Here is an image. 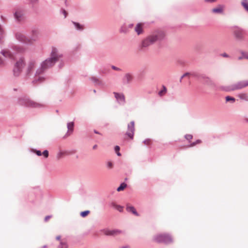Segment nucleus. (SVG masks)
<instances>
[{
	"instance_id": "obj_34",
	"label": "nucleus",
	"mask_w": 248,
	"mask_h": 248,
	"mask_svg": "<svg viewBox=\"0 0 248 248\" xmlns=\"http://www.w3.org/2000/svg\"><path fill=\"white\" fill-rule=\"evenodd\" d=\"M190 73V75L193 76V77L197 78L199 80L200 77L201 73H199L198 72H192V73Z\"/></svg>"
},
{
	"instance_id": "obj_37",
	"label": "nucleus",
	"mask_w": 248,
	"mask_h": 248,
	"mask_svg": "<svg viewBox=\"0 0 248 248\" xmlns=\"http://www.w3.org/2000/svg\"><path fill=\"white\" fill-rule=\"evenodd\" d=\"M201 142H202V141L200 140H196V141L191 143L189 144V145L188 146V147H193V146H195L196 144L201 143Z\"/></svg>"
},
{
	"instance_id": "obj_33",
	"label": "nucleus",
	"mask_w": 248,
	"mask_h": 248,
	"mask_svg": "<svg viewBox=\"0 0 248 248\" xmlns=\"http://www.w3.org/2000/svg\"><path fill=\"white\" fill-rule=\"evenodd\" d=\"M225 100L226 102L231 101V102L232 103H234L235 101V99L234 97L230 96H227L225 97Z\"/></svg>"
},
{
	"instance_id": "obj_54",
	"label": "nucleus",
	"mask_w": 248,
	"mask_h": 248,
	"mask_svg": "<svg viewBox=\"0 0 248 248\" xmlns=\"http://www.w3.org/2000/svg\"><path fill=\"white\" fill-rule=\"evenodd\" d=\"M93 132L94 133H95L96 134L102 135L99 132H98V131H97L95 129L93 130Z\"/></svg>"
},
{
	"instance_id": "obj_55",
	"label": "nucleus",
	"mask_w": 248,
	"mask_h": 248,
	"mask_svg": "<svg viewBox=\"0 0 248 248\" xmlns=\"http://www.w3.org/2000/svg\"><path fill=\"white\" fill-rule=\"evenodd\" d=\"M205 2H213L215 1V0H204Z\"/></svg>"
},
{
	"instance_id": "obj_2",
	"label": "nucleus",
	"mask_w": 248,
	"mask_h": 248,
	"mask_svg": "<svg viewBox=\"0 0 248 248\" xmlns=\"http://www.w3.org/2000/svg\"><path fill=\"white\" fill-rule=\"evenodd\" d=\"M165 36V33L163 31H156L142 40L141 47H147L156 41L163 40Z\"/></svg>"
},
{
	"instance_id": "obj_43",
	"label": "nucleus",
	"mask_w": 248,
	"mask_h": 248,
	"mask_svg": "<svg viewBox=\"0 0 248 248\" xmlns=\"http://www.w3.org/2000/svg\"><path fill=\"white\" fill-rule=\"evenodd\" d=\"M42 155H43L45 158H47L49 155L48 151L47 150H45L42 153Z\"/></svg>"
},
{
	"instance_id": "obj_18",
	"label": "nucleus",
	"mask_w": 248,
	"mask_h": 248,
	"mask_svg": "<svg viewBox=\"0 0 248 248\" xmlns=\"http://www.w3.org/2000/svg\"><path fill=\"white\" fill-rule=\"evenodd\" d=\"M135 31L137 32L138 35H140L143 32L142 24V23H138L137 24Z\"/></svg>"
},
{
	"instance_id": "obj_45",
	"label": "nucleus",
	"mask_w": 248,
	"mask_h": 248,
	"mask_svg": "<svg viewBox=\"0 0 248 248\" xmlns=\"http://www.w3.org/2000/svg\"><path fill=\"white\" fill-rule=\"evenodd\" d=\"M115 209L119 211L120 212H122L123 211V207L118 204Z\"/></svg>"
},
{
	"instance_id": "obj_17",
	"label": "nucleus",
	"mask_w": 248,
	"mask_h": 248,
	"mask_svg": "<svg viewBox=\"0 0 248 248\" xmlns=\"http://www.w3.org/2000/svg\"><path fill=\"white\" fill-rule=\"evenodd\" d=\"M90 80L92 81L94 84V85L96 86H103V82L99 80L97 78L95 77H92L90 78Z\"/></svg>"
},
{
	"instance_id": "obj_16",
	"label": "nucleus",
	"mask_w": 248,
	"mask_h": 248,
	"mask_svg": "<svg viewBox=\"0 0 248 248\" xmlns=\"http://www.w3.org/2000/svg\"><path fill=\"white\" fill-rule=\"evenodd\" d=\"M126 210L127 212L131 213L137 217L140 216V214L136 211L135 208L133 206L130 205L129 204L126 205Z\"/></svg>"
},
{
	"instance_id": "obj_35",
	"label": "nucleus",
	"mask_w": 248,
	"mask_h": 248,
	"mask_svg": "<svg viewBox=\"0 0 248 248\" xmlns=\"http://www.w3.org/2000/svg\"><path fill=\"white\" fill-rule=\"evenodd\" d=\"M128 31V29L126 27L123 26L120 29V32L121 33H126Z\"/></svg>"
},
{
	"instance_id": "obj_25",
	"label": "nucleus",
	"mask_w": 248,
	"mask_h": 248,
	"mask_svg": "<svg viewBox=\"0 0 248 248\" xmlns=\"http://www.w3.org/2000/svg\"><path fill=\"white\" fill-rule=\"evenodd\" d=\"M167 91V88L165 86L163 85L162 90L158 92V95L160 96H163L166 93Z\"/></svg>"
},
{
	"instance_id": "obj_59",
	"label": "nucleus",
	"mask_w": 248,
	"mask_h": 248,
	"mask_svg": "<svg viewBox=\"0 0 248 248\" xmlns=\"http://www.w3.org/2000/svg\"><path fill=\"white\" fill-rule=\"evenodd\" d=\"M97 145L96 144H95V145L93 146V149H95L97 148Z\"/></svg>"
},
{
	"instance_id": "obj_20",
	"label": "nucleus",
	"mask_w": 248,
	"mask_h": 248,
	"mask_svg": "<svg viewBox=\"0 0 248 248\" xmlns=\"http://www.w3.org/2000/svg\"><path fill=\"white\" fill-rule=\"evenodd\" d=\"M5 35V31L2 25L0 24V44L2 42V39Z\"/></svg>"
},
{
	"instance_id": "obj_50",
	"label": "nucleus",
	"mask_w": 248,
	"mask_h": 248,
	"mask_svg": "<svg viewBox=\"0 0 248 248\" xmlns=\"http://www.w3.org/2000/svg\"><path fill=\"white\" fill-rule=\"evenodd\" d=\"M117 204H116L115 202H112L111 203H110V206L114 208H116V206H117Z\"/></svg>"
},
{
	"instance_id": "obj_12",
	"label": "nucleus",
	"mask_w": 248,
	"mask_h": 248,
	"mask_svg": "<svg viewBox=\"0 0 248 248\" xmlns=\"http://www.w3.org/2000/svg\"><path fill=\"white\" fill-rule=\"evenodd\" d=\"M101 231H102L104 232L105 235L107 236H116L123 232L122 231L118 229H103Z\"/></svg>"
},
{
	"instance_id": "obj_29",
	"label": "nucleus",
	"mask_w": 248,
	"mask_h": 248,
	"mask_svg": "<svg viewBox=\"0 0 248 248\" xmlns=\"http://www.w3.org/2000/svg\"><path fill=\"white\" fill-rule=\"evenodd\" d=\"M127 186V185L125 183H122L120 186L117 188L118 191H121L123 190Z\"/></svg>"
},
{
	"instance_id": "obj_52",
	"label": "nucleus",
	"mask_w": 248,
	"mask_h": 248,
	"mask_svg": "<svg viewBox=\"0 0 248 248\" xmlns=\"http://www.w3.org/2000/svg\"><path fill=\"white\" fill-rule=\"evenodd\" d=\"M4 62L3 61V60L0 58V65H4Z\"/></svg>"
},
{
	"instance_id": "obj_3",
	"label": "nucleus",
	"mask_w": 248,
	"mask_h": 248,
	"mask_svg": "<svg viewBox=\"0 0 248 248\" xmlns=\"http://www.w3.org/2000/svg\"><path fill=\"white\" fill-rule=\"evenodd\" d=\"M24 51V49L22 47L11 43L8 48L1 50L0 53L5 58L13 59L15 57V54L23 52Z\"/></svg>"
},
{
	"instance_id": "obj_56",
	"label": "nucleus",
	"mask_w": 248,
	"mask_h": 248,
	"mask_svg": "<svg viewBox=\"0 0 248 248\" xmlns=\"http://www.w3.org/2000/svg\"><path fill=\"white\" fill-rule=\"evenodd\" d=\"M61 236L60 235H58L56 236V239L57 240H60L61 239Z\"/></svg>"
},
{
	"instance_id": "obj_21",
	"label": "nucleus",
	"mask_w": 248,
	"mask_h": 248,
	"mask_svg": "<svg viewBox=\"0 0 248 248\" xmlns=\"http://www.w3.org/2000/svg\"><path fill=\"white\" fill-rule=\"evenodd\" d=\"M32 35L31 40L35 41L37 40L39 31L37 29H34L31 31Z\"/></svg>"
},
{
	"instance_id": "obj_38",
	"label": "nucleus",
	"mask_w": 248,
	"mask_h": 248,
	"mask_svg": "<svg viewBox=\"0 0 248 248\" xmlns=\"http://www.w3.org/2000/svg\"><path fill=\"white\" fill-rule=\"evenodd\" d=\"M31 152L33 153L36 154V155H38V156H41L42 155V153H41V152L40 150H37L35 149H31Z\"/></svg>"
},
{
	"instance_id": "obj_57",
	"label": "nucleus",
	"mask_w": 248,
	"mask_h": 248,
	"mask_svg": "<svg viewBox=\"0 0 248 248\" xmlns=\"http://www.w3.org/2000/svg\"><path fill=\"white\" fill-rule=\"evenodd\" d=\"M63 66V63L62 62L60 63V64L59 65V67L60 68H62Z\"/></svg>"
},
{
	"instance_id": "obj_39",
	"label": "nucleus",
	"mask_w": 248,
	"mask_h": 248,
	"mask_svg": "<svg viewBox=\"0 0 248 248\" xmlns=\"http://www.w3.org/2000/svg\"><path fill=\"white\" fill-rule=\"evenodd\" d=\"M120 150V148L119 146L116 145L115 146L114 150H115L117 155L119 156L121 155V154L119 152Z\"/></svg>"
},
{
	"instance_id": "obj_42",
	"label": "nucleus",
	"mask_w": 248,
	"mask_h": 248,
	"mask_svg": "<svg viewBox=\"0 0 248 248\" xmlns=\"http://www.w3.org/2000/svg\"><path fill=\"white\" fill-rule=\"evenodd\" d=\"M190 73H189V72H186V73H185L184 74H183V75L181 76V77L180 78V81H180V82H182V79H183V78H185V77H186V76H187L190 75Z\"/></svg>"
},
{
	"instance_id": "obj_36",
	"label": "nucleus",
	"mask_w": 248,
	"mask_h": 248,
	"mask_svg": "<svg viewBox=\"0 0 248 248\" xmlns=\"http://www.w3.org/2000/svg\"><path fill=\"white\" fill-rule=\"evenodd\" d=\"M60 14H62L64 16V18H65L67 16V11L63 8H61L60 10Z\"/></svg>"
},
{
	"instance_id": "obj_24",
	"label": "nucleus",
	"mask_w": 248,
	"mask_h": 248,
	"mask_svg": "<svg viewBox=\"0 0 248 248\" xmlns=\"http://www.w3.org/2000/svg\"><path fill=\"white\" fill-rule=\"evenodd\" d=\"M74 123L73 122H69L67 124V127L68 131H71L72 132L74 130ZM68 132H67V133Z\"/></svg>"
},
{
	"instance_id": "obj_30",
	"label": "nucleus",
	"mask_w": 248,
	"mask_h": 248,
	"mask_svg": "<svg viewBox=\"0 0 248 248\" xmlns=\"http://www.w3.org/2000/svg\"><path fill=\"white\" fill-rule=\"evenodd\" d=\"M67 152L66 151H64V152H62V151H60L57 154V155H56V157L57 158V159H61L62 156L64 155L65 154H66Z\"/></svg>"
},
{
	"instance_id": "obj_44",
	"label": "nucleus",
	"mask_w": 248,
	"mask_h": 248,
	"mask_svg": "<svg viewBox=\"0 0 248 248\" xmlns=\"http://www.w3.org/2000/svg\"><path fill=\"white\" fill-rule=\"evenodd\" d=\"M207 76H206V75L203 74H201L200 77V80H202V81L205 79V78H207Z\"/></svg>"
},
{
	"instance_id": "obj_60",
	"label": "nucleus",
	"mask_w": 248,
	"mask_h": 248,
	"mask_svg": "<svg viewBox=\"0 0 248 248\" xmlns=\"http://www.w3.org/2000/svg\"><path fill=\"white\" fill-rule=\"evenodd\" d=\"M245 121L246 122L248 123V118H246Z\"/></svg>"
},
{
	"instance_id": "obj_19",
	"label": "nucleus",
	"mask_w": 248,
	"mask_h": 248,
	"mask_svg": "<svg viewBox=\"0 0 248 248\" xmlns=\"http://www.w3.org/2000/svg\"><path fill=\"white\" fill-rule=\"evenodd\" d=\"M72 23L74 25L75 28L77 31H82L84 30V26L80 24L79 23L75 21H72Z\"/></svg>"
},
{
	"instance_id": "obj_49",
	"label": "nucleus",
	"mask_w": 248,
	"mask_h": 248,
	"mask_svg": "<svg viewBox=\"0 0 248 248\" xmlns=\"http://www.w3.org/2000/svg\"><path fill=\"white\" fill-rule=\"evenodd\" d=\"M51 217H52V216H51V215L47 216H46V217H45V219H44V221H45V222H46V221H48V220L49 219H50V218H51Z\"/></svg>"
},
{
	"instance_id": "obj_13",
	"label": "nucleus",
	"mask_w": 248,
	"mask_h": 248,
	"mask_svg": "<svg viewBox=\"0 0 248 248\" xmlns=\"http://www.w3.org/2000/svg\"><path fill=\"white\" fill-rule=\"evenodd\" d=\"M135 131L134 121H131L127 125V131L126 135L131 139H133Z\"/></svg>"
},
{
	"instance_id": "obj_9",
	"label": "nucleus",
	"mask_w": 248,
	"mask_h": 248,
	"mask_svg": "<svg viewBox=\"0 0 248 248\" xmlns=\"http://www.w3.org/2000/svg\"><path fill=\"white\" fill-rule=\"evenodd\" d=\"M36 66V61L35 60L31 59L29 61L25 71V76L26 78H28L31 76L32 75Z\"/></svg>"
},
{
	"instance_id": "obj_46",
	"label": "nucleus",
	"mask_w": 248,
	"mask_h": 248,
	"mask_svg": "<svg viewBox=\"0 0 248 248\" xmlns=\"http://www.w3.org/2000/svg\"><path fill=\"white\" fill-rule=\"evenodd\" d=\"M27 0L32 5L36 4L37 3H38V2L39 1V0Z\"/></svg>"
},
{
	"instance_id": "obj_4",
	"label": "nucleus",
	"mask_w": 248,
	"mask_h": 248,
	"mask_svg": "<svg viewBox=\"0 0 248 248\" xmlns=\"http://www.w3.org/2000/svg\"><path fill=\"white\" fill-rule=\"evenodd\" d=\"M18 103L26 107L32 108H40L44 107L42 104L39 103L30 99L26 96H22L19 97L17 100Z\"/></svg>"
},
{
	"instance_id": "obj_8",
	"label": "nucleus",
	"mask_w": 248,
	"mask_h": 248,
	"mask_svg": "<svg viewBox=\"0 0 248 248\" xmlns=\"http://www.w3.org/2000/svg\"><path fill=\"white\" fill-rule=\"evenodd\" d=\"M231 30L236 40H244L245 31L243 29L237 26H233L231 28Z\"/></svg>"
},
{
	"instance_id": "obj_32",
	"label": "nucleus",
	"mask_w": 248,
	"mask_h": 248,
	"mask_svg": "<svg viewBox=\"0 0 248 248\" xmlns=\"http://www.w3.org/2000/svg\"><path fill=\"white\" fill-rule=\"evenodd\" d=\"M90 212V211L89 210H85L84 211H82L80 212V215L82 217H85L89 214Z\"/></svg>"
},
{
	"instance_id": "obj_51",
	"label": "nucleus",
	"mask_w": 248,
	"mask_h": 248,
	"mask_svg": "<svg viewBox=\"0 0 248 248\" xmlns=\"http://www.w3.org/2000/svg\"><path fill=\"white\" fill-rule=\"evenodd\" d=\"M221 56H222L223 57H225V58H228L229 57V56L226 53L221 54Z\"/></svg>"
},
{
	"instance_id": "obj_28",
	"label": "nucleus",
	"mask_w": 248,
	"mask_h": 248,
	"mask_svg": "<svg viewBox=\"0 0 248 248\" xmlns=\"http://www.w3.org/2000/svg\"><path fill=\"white\" fill-rule=\"evenodd\" d=\"M204 84H206L208 85H211L213 84V82L212 80L208 77L207 78L203 81Z\"/></svg>"
},
{
	"instance_id": "obj_48",
	"label": "nucleus",
	"mask_w": 248,
	"mask_h": 248,
	"mask_svg": "<svg viewBox=\"0 0 248 248\" xmlns=\"http://www.w3.org/2000/svg\"><path fill=\"white\" fill-rule=\"evenodd\" d=\"M143 142L146 145H149L150 143V140L149 139H145Z\"/></svg>"
},
{
	"instance_id": "obj_23",
	"label": "nucleus",
	"mask_w": 248,
	"mask_h": 248,
	"mask_svg": "<svg viewBox=\"0 0 248 248\" xmlns=\"http://www.w3.org/2000/svg\"><path fill=\"white\" fill-rule=\"evenodd\" d=\"M242 56L238 57V60H241L243 59H246L248 60V52H245L244 51H241L240 52Z\"/></svg>"
},
{
	"instance_id": "obj_6",
	"label": "nucleus",
	"mask_w": 248,
	"mask_h": 248,
	"mask_svg": "<svg viewBox=\"0 0 248 248\" xmlns=\"http://www.w3.org/2000/svg\"><path fill=\"white\" fill-rule=\"evenodd\" d=\"M25 66V59L23 57H21L15 63L13 68V75L15 77H19Z\"/></svg>"
},
{
	"instance_id": "obj_41",
	"label": "nucleus",
	"mask_w": 248,
	"mask_h": 248,
	"mask_svg": "<svg viewBox=\"0 0 248 248\" xmlns=\"http://www.w3.org/2000/svg\"><path fill=\"white\" fill-rule=\"evenodd\" d=\"M107 167L108 169H111L113 167V164L111 161H108L107 163Z\"/></svg>"
},
{
	"instance_id": "obj_14",
	"label": "nucleus",
	"mask_w": 248,
	"mask_h": 248,
	"mask_svg": "<svg viewBox=\"0 0 248 248\" xmlns=\"http://www.w3.org/2000/svg\"><path fill=\"white\" fill-rule=\"evenodd\" d=\"M24 13L22 10L17 9L14 13V16L17 22H20L23 19Z\"/></svg>"
},
{
	"instance_id": "obj_27",
	"label": "nucleus",
	"mask_w": 248,
	"mask_h": 248,
	"mask_svg": "<svg viewBox=\"0 0 248 248\" xmlns=\"http://www.w3.org/2000/svg\"><path fill=\"white\" fill-rule=\"evenodd\" d=\"M241 4L245 8V9L248 12V0H242Z\"/></svg>"
},
{
	"instance_id": "obj_22",
	"label": "nucleus",
	"mask_w": 248,
	"mask_h": 248,
	"mask_svg": "<svg viewBox=\"0 0 248 248\" xmlns=\"http://www.w3.org/2000/svg\"><path fill=\"white\" fill-rule=\"evenodd\" d=\"M238 97L241 100L248 101V94L247 93H241L238 94Z\"/></svg>"
},
{
	"instance_id": "obj_1",
	"label": "nucleus",
	"mask_w": 248,
	"mask_h": 248,
	"mask_svg": "<svg viewBox=\"0 0 248 248\" xmlns=\"http://www.w3.org/2000/svg\"><path fill=\"white\" fill-rule=\"evenodd\" d=\"M62 57V54L60 53L58 49L55 47H52L50 57L43 61L39 67L37 69L34 75V79L32 81L33 83L37 82H43L45 78L44 74L59 60L60 58Z\"/></svg>"
},
{
	"instance_id": "obj_15",
	"label": "nucleus",
	"mask_w": 248,
	"mask_h": 248,
	"mask_svg": "<svg viewBox=\"0 0 248 248\" xmlns=\"http://www.w3.org/2000/svg\"><path fill=\"white\" fill-rule=\"evenodd\" d=\"M133 79V76L131 73H126L123 78V83L124 84H128L130 83Z\"/></svg>"
},
{
	"instance_id": "obj_26",
	"label": "nucleus",
	"mask_w": 248,
	"mask_h": 248,
	"mask_svg": "<svg viewBox=\"0 0 248 248\" xmlns=\"http://www.w3.org/2000/svg\"><path fill=\"white\" fill-rule=\"evenodd\" d=\"M57 248H68V245L66 242L61 241Z\"/></svg>"
},
{
	"instance_id": "obj_62",
	"label": "nucleus",
	"mask_w": 248,
	"mask_h": 248,
	"mask_svg": "<svg viewBox=\"0 0 248 248\" xmlns=\"http://www.w3.org/2000/svg\"><path fill=\"white\" fill-rule=\"evenodd\" d=\"M46 245H44V246H43V248H46Z\"/></svg>"
},
{
	"instance_id": "obj_53",
	"label": "nucleus",
	"mask_w": 248,
	"mask_h": 248,
	"mask_svg": "<svg viewBox=\"0 0 248 248\" xmlns=\"http://www.w3.org/2000/svg\"><path fill=\"white\" fill-rule=\"evenodd\" d=\"M0 18H1V20H2L3 22H5V20H6V18H5L4 16H2V15H1V16H0Z\"/></svg>"
},
{
	"instance_id": "obj_7",
	"label": "nucleus",
	"mask_w": 248,
	"mask_h": 248,
	"mask_svg": "<svg viewBox=\"0 0 248 248\" xmlns=\"http://www.w3.org/2000/svg\"><path fill=\"white\" fill-rule=\"evenodd\" d=\"M153 240L158 243L169 244L173 242L172 238L169 234H158L153 237Z\"/></svg>"
},
{
	"instance_id": "obj_5",
	"label": "nucleus",
	"mask_w": 248,
	"mask_h": 248,
	"mask_svg": "<svg viewBox=\"0 0 248 248\" xmlns=\"http://www.w3.org/2000/svg\"><path fill=\"white\" fill-rule=\"evenodd\" d=\"M247 86H248V80H241L229 86H221L220 88L222 91L229 92L241 90Z\"/></svg>"
},
{
	"instance_id": "obj_10",
	"label": "nucleus",
	"mask_w": 248,
	"mask_h": 248,
	"mask_svg": "<svg viewBox=\"0 0 248 248\" xmlns=\"http://www.w3.org/2000/svg\"><path fill=\"white\" fill-rule=\"evenodd\" d=\"M16 39L19 42L24 44H31L32 42L31 40L27 38L22 33L17 32L15 34Z\"/></svg>"
},
{
	"instance_id": "obj_63",
	"label": "nucleus",
	"mask_w": 248,
	"mask_h": 248,
	"mask_svg": "<svg viewBox=\"0 0 248 248\" xmlns=\"http://www.w3.org/2000/svg\"><path fill=\"white\" fill-rule=\"evenodd\" d=\"M14 90L15 91H17V89L15 88V89H14Z\"/></svg>"
},
{
	"instance_id": "obj_40",
	"label": "nucleus",
	"mask_w": 248,
	"mask_h": 248,
	"mask_svg": "<svg viewBox=\"0 0 248 248\" xmlns=\"http://www.w3.org/2000/svg\"><path fill=\"white\" fill-rule=\"evenodd\" d=\"M185 138L187 140H188L189 141H190V140L192 139L193 138V136L191 134H186L185 136Z\"/></svg>"
},
{
	"instance_id": "obj_47",
	"label": "nucleus",
	"mask_w": 248,
	"mask_h": 248,
	"mask_svg": "<svg viewBox=\"0 0 248 248\" xmlns=\"http://www.w3.org/2000/svg\"><path fill=\"white\" fill-rule=\"evenodd\" d=\"M111 68L114 70L118 71H121L122 70L119 67H117L114 65H111Z\"/></svg>"
},
{
	"instance_id": "obj_31",
	"label": "nucleus",
	"mask_w": 248,
	"mask_h": 248,
	"mask_svg": "<svg viewBox=\"0 0 248 248\" xmlns=\"http://www.w3.org/2000/svg\"><path fill=\"white\" fill-rule=\"evenodd\" d=\"M212 12L214 13H222L223 9L222 8H216L212 9Z\"/></svg>"
},
{
	"instance_id": "obj_58",
	"label": "nucleus",
	"mask_w": 248,
	"mask_h": 248,
	"mask_svg": "<svg viewBox=\"0 0 248 248\" xmlns=\"http://www.w3.org/2000/svg\"><path fill=\"white\" fill-rule=\"evenodd\" d=\"M129 248V246L125 245V246H122L121 248Z\"/></svg>"
},
{
	"instance_id": "obj_61",
	"label": "nucleus",
	"mask_w": 248,
	"mask_h": 248,
	"mask_svg": "<svg viewBox=\"0 0 248 248\" xmlns=\"http://www.w3.org/2000/svg\"><path fill=\"white\" fill-rule=\"evenodd\" d=\"M93 92L94 93H96V90H93Z\"/></svg>"
},
{
	"instance_id": "obj_11",
	"label": "nucleus",
	"mask_w": 248,
	"mask_h": 248,
	"mask_svg": "<svg viewBox=\"0 0 248 248\" xmlns=\"http://www.w3.org/2000/svg\"><path fill=\"white\" fill-rule=\"evenodd\" d=\"M113 94L118 104L122 106L125 104V96L123 93L113 92Z\"/></svg>"
}]
</instances>
